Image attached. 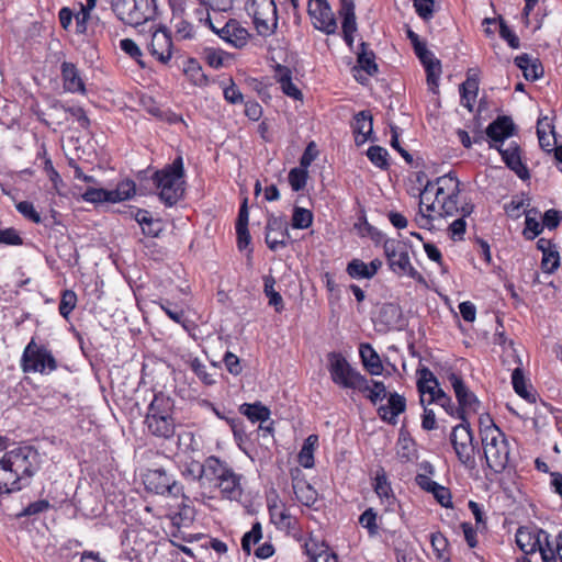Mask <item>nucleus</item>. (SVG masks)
<instances>
[{
  "mask_svg": "<svg viewBox=\"0 0 562 562\" xmlns=\"http://www.w3.org/2000/svg\"><path fill=\"white\" fill-rule=\"evenodd\" d=\"M435 199L430 200L425 211L430 213L439 205L441 216H453L459 213L458 199L460 194V181L453 172H449L436 179Z\"/></svg>",
  "mask_w": 562,
  "mask_h": 562,
  "instance_id": "20e7f679",
  "label": "nucleus"
},
{
  "mask_svg": "<svg viewBox=\"0 0 562 562\" xmlns=\"http://www.w3.org/2000/svg\"><path fill=\"white\" fill-rule=\"evenodd\" d=\"M544 536H549L544 529H517L515 539L518 548L527 557L537 551L541 553V550H544Z\"/></svg>",
  "mask_w": 562,
  "mask_h": 562,
  "instance_id": "a211bd4d",
  "label": "nucleus"
},
{
  "mask_svg": "<svg viewBox=\"0 0 562 562\" xmlns=\"http://www.w3.org/2000/svg\"><path fill=\"white\" fill-rule=\"evenodd\" d=\"M448 380L454 391V395L459 404V406L456 408L457 418L465 422L468 420L465 416L467 412L476 413L480 406V402L476 395L469 390L463 379L459 374L452 372L448 375Z\"/></svg>",
  "mask_w": 562,
  "mask_h": 562,
  "instance_id": "9b49d317",
  "label": "nucleus"
},
{
  "mask_svg": "<svg viewBox=\"0 0 562 562\" xmlns=\"http://www.w3.org/2000/svg\"><path fill=\"white\" fill-rule=\"evenodd\" d=\"M379 71L375 53L367 43L361 42L357 52V65H353V79L362 86H368L369 77H375Z\"/></svg>",
  "mask_w": 562,
  "mask_h": 562,
  "instance_id": "f8f14e48",
  "label": "nucleus"
},
{
  "mask_svg": "<svg viewBox=\"0 0 562 562\" xmlns=\"http://www.w3.org/2000/svg\"><path fill=\"white\" fill-rule=\"evenodd\" d=\"M21 367L25 373L48 374L57 369V361L46 346L36 344L35 339L32 338L24 348Z\"/></svg>",
  "mask_w": 562,
  "mask_h": 562,
  "instance_id": "6e6552de",
  "label": "nucleus"
},
{
  "mask_svg": "<svg viewBox=\"0 0 562 562\" xmlns=\"http://www.w3.org/2000/svg\"><path fill=\"white\" fill-rule=\"evenodd\" d=\"M30 481L22 477L4 456L0 459V495L21 491L30 485Z\"/></svg>",
  "mask_w": 562,
  "mask_h": 562,
  "instance_id": "dca6fc26",
  "label": "nucleus"
},
{
  "mask_svg": "<svg viewBox=\"0 0 562 562\" xmlns=\"http://www.w3.org/2000/svg\"><path fill=\"white\" fill-rule=\"evenodd\" d=\"M254 23L257 32L262 36L272 34L278 24L277 7L273 0L255 1Z\"/></svg>",
  "mask_w": 562,
  "mask_h": 562,
  "instance_id": "4468645a",
  "label": "nucleus"
},
{
  "mask_svg": "<svg viewBox=\"0 0 562 562\" xmlns=\"http://www.w3.org/2000/svg\"><path fill=\"white\" fill-rule=\"evenodd\" d=\"M537 135L540 147L550 153L557 143L555 133L553 125L548 121L547 117L538 120L537 123Z\"/></svg>",
  "mask_w": 562,
  "mask_h": 562,
  "instance_id": "ea45409f",
  "label": "nucleus"
},
{
  "mask_svg": "<svg viewBox=\"0 0 562 562\" xmlns=\"http://www.w3.org/2000/svg\"><path fill=\"white\" fill-rule=\"evenodd\" d=\"M209 485L205 491L195 492L193 498L203 501L206 496L212 497L215 491H218L223 498L229 501H240L243 495L241 475L237 474L225 461L216 458L214 469L212 470Z\"/></svg>",
  "mask_w": 562,
  "mask_h": 562,
  "instance_id": "7ed1b4c3",
  "label": "nucleus"
},
{
  "mask_svg": "<svg viewBox=\"0 0 562 562\" xmlns=\"http://www.w3.org/2000/svg\"><path fill=\"white\" fill-rule=\"evenodd\" d=\"M20 516L33 517L32 522L40 521L44 527L56 524L57 508L45 499L29 504Z\"/></svg>",
  "mask_w": 562,
  "mask_h": 562,
  "instance_id": "412c9836",
  "label": "nucleus"
},
{
  "mask_svg": "<svg viewBox=\"0 0 562 562\" xmlns=\"http://www.w3.org/2000/svg\"><path fill=\"white\" fill-rule=\"evenodd\" d=\"M49 108L57 113L56 123L58 125L67 119L68 113L76 119L81 128L87 130L90 125V120L81 106H65L60 101L54 100Z\"/></svg>",
  "mask_w": 562,
  "mask_h": 562,
  "instance_id": "473e14b6",
  "label": "nucleus"
},
{
  "mask_svg": "<svg viewBox=\"0 0 562 562\" xmlns=\"http://www.w3.org/2000/svg\"><path fill=\"white\" fill-rule=\"evenodd\" d=\"M526 215L525 220V228L522 231V236L527 240H533L537 236H539L543 231V225L538 222L535 216H531V211H524Z\"/></svg>",
  "mask_w": 562,
  "mask_h": 562,
  "instance_id": "5fc2aeb1",
  "label": "nucleus"
},
{
  "mask_svg": "<svg viewBox=\"0 0 562 562\" xmlns=\"http://www.w3.org/2000/svg\"><path fill=\"white\" fill-rule=\"evenodd\" d=\"M305 553L313 562H337V557L329 553V546L311 532L308 540L304 542Z\"/></svg>",
  "mask_w": 562,
  "mask_h": 562,
  "instance_id": "c756f323",
  "label": "nucleus"
},
{
  "mask_svg": "<svg viewBox=\"0 0 562 562\" xmlns=\"http://www.w3.org/2000/svg\"><path fill=\"white\" fill-rule=\"evenodd\" d=\"M406 409V400L403 395L394 392L391 393L387 400V404L381 405L378 408V415L390 425H396L397 417Z\"/></svg>",
  "mask_w": 562,
  "mask_h": 562,
  "instance_id": "cd10ccee",
  "label": "nucleus"
},
{
  "mask_svg": "<svg viewBox=\"0 0 562 562\" xmlns=\"http://www.w3.org/2000/svg\"><path fill=\"white\" fill-rule=\"evenodd\" d=\"M77 305V294L72 290H64L61 292L60 302L58 306L59 314L68 319L70 313Z\"/></svg>",
  "mask_w": 562,
  "mask_h": 562,
  "instance_id": "6e6d98bb",
  "label": "nucleus"
},
{
  "mask_svg": "<svg viewBox=\"0 0 562 562\" xmlns=\"http://www.w3.org/2000/svg\"><path fill=\"white\" fill-rule=\"evenodd\" d=\"M540 266H541V270L544 273H549V274L555 272L559 269L560 255H559V251L557 250V248L542 255Z\"/></svg>",
  "mask_w": 562,
  "mask_h": 562,
  "instance_id": "338daca9",
  "label": "nucleus"
},
{
  "mask_svg": "<svg viewBox=\"0 0 562 562\" xmlns=\"http://www.w3.org/2000/svg\"><path fill=\"white\" fill-rule=\"evenodd\" d=\"M183 71L189 80L195 86H205L209 81L201 65L194 58H189L183 66Z\"/></svg>",
  "mask_w": 562,
  "mask_h": 562,
  "instance_id": "de8ad7c7",
  "label": "nucleus"
},
{
  "mask_svg": "<svg viewBox=\"0 0 562 562\" xmlns=\"http://www.w3.org/2000/svg\"><path fill=\"white\" fill-rule=\"evenodd\" d=\"M216 458L211 456L204 460V462H199L192 460L184 465L182 471V475L192 486H198L201 491H205L206 486L210 482V476L212 475V470L214 469V463L216 462Z\"/></svg>",
  "mask_w": 562,
  "mask_h": 562,
  "instance_id": "2eb2a0df",
  "label": "nucleus"
},
{
  "mask_svg": "<svg viewBox=\"0 0 562 562\" xmlns=\"http://www.w3.org/2000/svg\"><path fill=\"white\" fill-rule=\"evenodd\" d=\"M479 91V80L476 78L468 77L460 86V94L462 105L470 112L473 111L474 102Z\"/></svg>",
  "mask_w": 562,
  "mask_h": 562,
  "instance_id": "a18cd8bd",
  "label": "nucleus"
},
{
  "mask_svg": "<svg viewBox=\"0 0 562 562\" xmlns=\"http://www.w3.org/2000/svg\"><path fill=\"white\" fill-rule=\"evenodd\" d=\"M307 169L303 167L293 168L290 170L288 179L293 191H301L306 186L307 181Z\"/></svg>",
  "mask_w": 562,
  "mask_h": 562,
  "instance_id": "e2e57ef3",
  "label": "nucleus"
},
{
  "mask_svg": "<svg viewBox=\"0 0 562 562\" xmlns=\"http://www.w3.org/2000/svg\"><path fill=\"white\" fill-rule=\"evenodd\" d=\"M307 12L317 30L326 34L337 32V21L327 0H310Z\"/></svg>",
  "mask_w": 562,
  "mask_h": 562,
  "instance_id": "ddd939ff",
  "label": "nucleus"
},
{
  "mask_svg": "<svg viewBox=\"0 0 562 562\" xmlns=\"http://www.w3.org/2000/svg\"><path fill=\"white\" fill-rule=\"evenodd\" d=\"M418 380H417V389L420 393V404L424 405L425 398V384L426 383H434L436 386L439 385L437 378L435 374L427 368L422 367L417 369Z\"/></svg>",
  "mask_w": 562,
  "mask_h": 562,
  "instance_id": "680f3d73",
  "label": "nucleus"
},
{
  "mask_svg": "<svg viewBox=\"0 0 562 562\" xmlns=\"http://www.w3.org/2000/svg\"><path fill=\"white\" fill-rule=\"evenodd\" d=\"M292 488L296 499L304 506H312L318 497L317 491L307 482L304 472L299 468L290 470Z\"/></svg>",
  "mask_w": 562,
  "mask_h": 562,
  "instance_id": "f3484780",
  "label": "nucleus"
},
{
  "mask_svg": "<svg viewBox=\"0 0 562 562\" xmlns=\"http://www.w3.org/2000/svg\"><path fill=\"white\" fill-rule=\"evenodd\" d=\"M143 481L146 490L157 495L178 497L183 494V487L161 468L148 470Z\"/></svg>",
  "mask_w": 562,
  "mask_h": 562,
  "instance_id": "9d476101",
  "label": "nucleus"
},
{
  "mask_svg": "<svg viewBox=\"0 0 562 562\" xmlns=\"http://www.w3.org/2000/svg\"><path fill=\"white\" fill-rule=\"evenodd\" d=\"M414 52L424 65L427 74V82L431 87V90L435 92V88L438 87V81L441 74L440 60L435 58L434 54L427 49L425 43L416 46Z\"/></svg>",
  "mask_w": 562,
  "mask_h": 562,
  "instance_id": "4be33fe9",
  "label": "nucleus"
},
{
  "mask_svg": "<svg viewBox=\"0 0 562 562\" xmlns=\"http://www.w3.org/2000/svg\"><path fill=\"white\" fill-rule=\"evenodd\" d=\"M389 268L397 276H407L418 282L424 277L412 266L405 243L397 239H386L383 245Z\"/></svg>",
  "mask_w": 562,
  "mask_h": 562,
  "instance_id": "0eeeda50",
  "label": "nucleus"
},
{
  "mask_svg": "<svg viewBox=\"0 0 562 562\" xmlns=\"http://www.w3.org/2000/svg\"><path fill=\"white\" fill-rule=\"evenodd\" d=\"M148 49L160 63L167 64L170 60L172 55V41L171 34L167 27L161 26L153 31Z\"/></svg>",
  "mask_w": 562,
  "mask_h": 562,
  "instance_id": "6ab92c4d",
  "label": "nucleus"
},
{
  "mask_svg": "<svg viewBox=\"0 0 562 562\" xmlns=\"http://www.w3.org/2000/svg\"><path fill=\"white\" fill-rule=\"evenodd\" d=\"M514 122L509 116H498L494 120L485 131V134L494 143H503L514 133Z\"/></svg>",
  "mask_w": 562,
  "mask_h": 562,
  "instance_id": "f704fd0d",
  "label": "nucleus"
},
{
  "mask_svg": "<svg viewBox=\"0 0 562 562\" xmlns=\"http://www.w3.org/2000/svg\"><path fill=\"white\" fill-rule=\"evenodd\" d=\"M370 111H360L353 115V138L357 145H361L371 138L373 122Z\"/></svg>",
  "mask_w": 562,
  "mask_h": 562,
  "instance_id": "72a5a7b5",
  "label": "nucleus"
},
{
  "mask_svg": "<svg viewBox=\"0 0 562 562\" xmlns=\"http://www.w3.org/2000/svg\"><path fill=\"white\" fill-rule=\"evenodd\" d=\"M313 222V213L304 207L295 206L292 215V227L297 229H305L311 226Z\"/></svg>",
  "mask_w": 562,
  "mask_h": 562,
  "instance_id": "4d7b16f0",
  "label": "nucleus"
},
{
  "mask_svg": "<svg viewBox=\"0 0 562 562\" xmlns=\"http://www.w3.org/2000/svg\"><path fill=\"white\" fill-rule=\"evenodd\" d=\"M112 203L131 199L136 192V186L132 180H125L119 183L115 190H109Z\"/></svg>",
  "mask_w": 562,
  "mask_h": 562,
  "instance_id": "8fccbe9b",
  "label": "nucleus"
},
{
  "mask_svg": "<svg viewBox=\"0 0 562 562\" xmlns=\"http://www.w3.org/2000/svg\"><path fill=\"white\" fill-rule=\"evenodd\" d=\"M10 465L18 469L20 475L31 482L41 468V456L32 446H20L3 454Z\"/></svg>",
  "mask_w": 562,
  "mask_h": 562,
  "instance_id": "1a4fd4ad",
  "label": "nucleus"
},
{
  "mask_svg": "<svg viewBox=\"0 0 562 562\" xmlns=\"http://www.w3.org/2000/svg\"><path fill=\"white\" fill-rule=\"evenodd\" d=\"M239 412L251 423H265L270 418V409L260 402L254 404L245 403L240 405Z\"/></svg>",
  "mask_w": 562,
  "mask_h": 562,
  "instance_id": "c03bdc74",
  "label": "nucleus"
},
{
  "mask_svg": "<svg viewBox=\"0 0 562 562\" xmlns=\"http://www.w3.org/2000/svg\"><path fill=\"white\" fill-rule=\"evenodd\" d=\"M183 159L178 156L170 165L155 171L150 179L157 191L159 200L171 207L178 203L184 193Z\"/></svg>",
  "mask_w": 562,
  "mask_h": 562,
  "instance_id": "f257e3e1",
  "label": "nucleus"
},
{
  "mask_svg": "<svg viewBox=\"0 0 562 562\" xmlns=\"http://www.w3.org/2000/svg\"><path fill=\"white\" fill-rule=\"evenodd\" d=\"M145 425L148 432L155 437L169 439L175 435L176 424L173 417L146 415Z\"/></svg>",
  "mask_w": 562,
  "mask_h": 562,
  "instance_id": "2f4dec72",
  "label": "nucleus"
},
{
  "mask_svg": "<svg viewBox=\"0 0 562 562\" xmlns=\"http://www.w3.org/2000/svg\"><path fill=\"white\" fill-rule=\"evenodd\" d=\"M265 286L263 292L269 299V304L272 305L277 312H281L283 310V299L279 292L274 290L276 280L273 277L268 276L265 277Z\"/></svg>",
  "mask_w": 562,
  "mask_h": 562,
  "instance_id": "603ef678",
  "label": "nucleus"
},
{
  "mask_svg": "<svg viewBox=\"0 0 562 562\" xmlns=\"http://www.w3.org/2000/svg\"><path fill=\"white\" fill-rule=\"evenodd\" d=\"M366 155L375 167L382 170H386L390 167L389 153L384 147L378 145L370 146Z\"/></svg>",
  "mask_w": 562,
  "mask_h": 562,
  "instance_id": "3c124183",
  "label": "nucleus"
},
{
  "mask_svg": "<svg viewBox=\"0 0 562 562\" xmlns=\"http://www.w3.org/2000/svg\"><path fill=\"white\" fill-rule=\"evenodd\" d=\"M431 547L438 559L448 560L449 559V543L447 538L440 532L436 531L430 536Z\"/></svg>",
  "mask_w": 562,
  "mask_h": 562,
  "instance_id": "13d9d810",
  "label": "nucleus"
},
{
  "mask_svg": "<svg viewBox=\"0 0 562 562\" xmlns=\"http://www.w3.org/2000/svg\"><path fill=\"white\" fill-rule=\"evenodd\" d=\"M353 389L364 393V396L372 404L381 402L386 396V389L383 382L367 380L359 372L353 370Z\"/></svg>",
  "mask_w": 562,
  "mask_h": 562,
  "instance_id": "a878e982",
  "label": "nucleus"
},
{
  "mask_svg": "<svg viewBox=\"0 0 562 562\" xmlns=\"http://www.w3.org/2000/svg\"><path fill=\"white\" fill-rule=\"evenodd\" d=\"M515 65L521 69L526 80L536 81L543 76V66L538 58L521 54L514 59Z\"/></svg>",
  "mask_w": 562,
  "mask_h": 562,
  "instance_id": "c9c22d12",
  "label": "nucleus"
},
{
  "mask_svg": "<svg viewBox=\"0 0 562 562\" xmlns=\"http://www.w3.org/2000/svg\"><path fill=\"white\" fill-rule=\"evenodd\" d=\"M490 147L496 148L499 151L506 166L513 170L520 179L524 180L529 178V171L521 161L519 146L516 143H510L505 149L492 143L490 144Z\"/></svg>",
  "mask_w": 562,
  "mask_h": 562,
  "instance_id": "393cba45",
  "label": "nucleus"
},
{
  "mask_svg": "<svg viewBox=\"0 0 562 562\" xmlns=\"http://www.w3.org/2000/svg\"><path fill=\"white\" fill-rule=\"evenodd\" d=\"M415 482L423 491L430 493L441 506H451V492L448 487L432 481L427 475H416Z\"/></svg>",
  "mask_w": 562,
  "mask_h": 562,
  "instance_id": "c85d7f7f",
  "label": "nucleus"
},
{
  "mask_svg": "<svg viewBox=\"0 0 562 562\" xmlns=\"http://www.w3.org/2000/svg\"><path fill=\"white\" fill-rule=\"evenodd\" d=\"M512 384L515 392L522 398L530 403L536 402V396L527 390L526 380L524 376L522 368L518 367L514 369L512 373Z\"/></svg>",
  "mask_w": 562,
  "mask_h": 562,
  "instance_id": "09e8293b",
  "label": "nucleus"
},
{
  "mask_svg": "<svg viewBox=\"0 0 562 562\" xmlns=\"http://www.w3.org/2000/svg\"><path fill=\"white\" fill-rule=\"evenodd\" d=\"M450 442L460 464L468 471H476V452L480 451L474 434L468 420L452 428Z\"/></svg>",
  "mask_w": 562,
  "mask_h": 562,
  "instance_id": "39448f33",
  "label": "nucleus"
},
{
  "mask_svg": "<svg viewBox=\"0 0 562 562\" xmlns=\"http://www.w3.org/2000/svg\"><path fill=\"white\" fill-rule=\"evenodd\" d=\"M270 521L273 525H283V527H291L292 517L286 515V510L282 504H273L269 506Z\"/></svg>",
  "mask_w": 562,
  "mask_h": 562,
  "instance_id": "052dcab7",
  "label": "nucleus"
},
{
  "mask_svg": "<svg viewBox=\"0 0 562 562\" xmlns=\"http://www.w3.org/2000/svg\"><path fill=\"white\" fill-rule=\"evenodd\" d=\"M353 229H357L360 236L369 237L376 243L381 238V234L376 231V228L367 222L363 214L359 215L358 222L353 224Z\"/></svg>",
  "mask_w": 562,
  "mask_h": 562,
  "instance_id": "0e129e2a",
  "label": "nucleus"
},
{
  "mask_svg": "<svg viewBox=\"0 0 562 562\" xmlns=\"http://www.w3.org/2000/svg\"><path fill=\"white\" fill-rule=\"evenodd\" d=\"M173 406V400L170 396L164 394L162 392H159L154 395V398L148 406V412L146 415H155V417H172Z\"/></svg>",
  "mask_w": 562,
  "mask_h": 562,
  "instance_id": "58836bf2",
  "label": "nucleus"
},
{
  "mask_svg": "<svg viewBox=\"0 0 562 562\" xmlns=\"http://www.w3.org/2000/svg\"><path fill=\"white\" fill-rule=\"evenodd\" d=\"M528 205L529 204H526V200L522 196L515 195L504 209L509 217L519 218Z\"/></svg>",
  "mask_w": 562,
  "mask_h": 562,
  "instance_id": "774afa93",
  "label": "nucleus"
},
{
  "mask_svg": "<svg viewBox=\"0 0 562 562\" xmlns=\"http://www.w3.org/2000/svg\"><path fill=\"white\" fill-rule=\"evenodd\" d=\"M480 436L487 468L495 474L503 473L510 465V445L506 435L492 423L480 430Z\"/></svg>",
  "mask_w": 562,
  "mask_h": 562,
  "instance_id": "f03ea898",
  "label": "nucleus"
},
{
  "mask_svg": "<svg viewBox=\"0 0 562 562\" xmlns=\"http://www.w3.org/2000/svg\"><path fill=\"white\" fill-rule=\"evenodd\" d=\"M203 56L206 64L214 69L223 67L225 59L229 58V54L214 47H205L203 50Z\"/></svg>",
  "mask_w": 562,
  "mask_h": 562,
  "instance_id": "864d4df0",
  "label": "nucleus"
},
{
  "mask_svg": "<svg viewBox=\"0 0 562 562\" xmlns=\"http://www.w3.org/2000/svg\"><path fill=\"white\" fill-rule=\"evenodd\" d=\"M216 34L236 48L246 46L250 36L248 30L235 19L228 20Z\"/></svg>",
  "mask_w": 562,
  "mask_h": 562,
  "instance_id": "b1692460",
  "label": "nucleus"
},
{
  "mask_svg": "<svg viewBox=\"0 0 562 562\" xmlns=\"http://www.w3.org/2000/svg\"><path fill=\"white\" fill-rule=\"evenodd\" d=\"M318 446V436L310 435L303 442V446L299 452L297 461L300 465L305 469L314 467V451Z\"/></svg>",
  "mask_w": 562,
  "mask_h": 562,
  "instance_id": "79ce46f5",
  "label": "nucleus"
},
{
  "mask_svg": "<svg viewBox=\"0 0 562 562\" xmlns=\"http://www.w3.org/2000/svg\"><path fill=\"white\" fill-rule=\"evenodd\" d=\"M160 308L168 315L170 319L173 322L181 324L183 327H186V316L184 311L177 305L172 304L168 300L160 301L159 303Z\"/></svg>",
  "mask_w": 562,
  "mask_h": 562,
  "instance_id": "69168bd1",
  "label": "nucleus"
},
{
  "mask_svg": "<svg viewBox=\"0 0 562 562\" xmlns=\"http://www.w3.org/2000/svg\"><path fill=\"white\" fill-rule=\"evenodd\" d=\"M290 237L286 222L282 217L270 215L266 225V244L271 250L286 246Z\"/></svg>",
  "mask_w": 562,
  "mask_h": 562,
  "instance_id": "aec40b11",
  "label": "nucleus"
},
{
  "mask_svg": "<svg viewBox=\"0 0 562 562\" xmlns=\"http://www.w3.org/2000/svg\"><path fill=\"white\" fill-rule=\"evenodd\" d=\"M359 356L367 372L372 375L382 374L383 364L381 358L370 344H360Z\"/></svg>",
  "mask_w": 562,
  "mask_h": 562,
  "instance_id": "4c0bfd02",
  "label": "nucleus"
},
{
  "mask_svg": "<svg viewBox=\"0 0 562 562\" xmlns=\"http://www.w3.org/2000/svg\"><path fill=\"white\" fill-rule=\"evenodd\" d=\"M176 36L180 40H190L194 35V29L191 23L182 19V16L173 14L171 20Z\"/></svg>",
  "mask_w": 562,
  "mask_h": 562,
  "instance_id": "bf43d9fd",
  "label": "nucleus"
},
{
  "mask_svg": "<svg viewBox=\"0 0 562 562\" xmlns=\"http://www.w3.org/2000/svg\"><path fill=\"white\" fill-rule=\"evenodd\" d=\"M382 260L375 258L369 263L353 258V279H372L382 267Z\"/></svg>",
  "mask_w": 562,
  "mask_h": 562,
  "instance_id": "37998d69",
  "label": "nucleus"
},
{
  "mask_svg": "<svg viewBox=\"0 0 562 562\" xmlns=\"http://www.w3.org/2000/svg\"><path fill=\"white\" fill-rule=\"evenodd\" d=\"M60 72L65 91L80 94L86 93L85 81L75 64L69 61L61 63Z\"/></svg>",
  "mask_w": 562,
  "mask_h": 562,
  "instance_id": "bb28decb",
  "label": "nucleus"
},
{
  "mask_svg": "<svg viewBox=\"0 0 562 562\" xmlns=\"http://www.w3.org/2000/svg\"><path fill=\"white\" fill-rule=\"evenodd\" d=\"M274 78L280 83L281 90L285 95L294 100H302L303 94L293 83L292 70L289 67L278 64L274 67Z\"/></svg>",
  "mask_w": 562,
  "mask_h": 562,
  "instance_id": "e433bc0d",
  "label": "nucleus"
},
{
  "mask_svg": "<svg viewBox=\"0 0 562 562\" xmlns=\"http://www.w3.org/2000/svg\"><path fill=\"white\" fill-rule=\"evenodd\" d=\"M416 181L423 186V189L419 193V213H420V220H419V226L422 228L428 227V225L431 224L432 217L430 214L424 213V207L426 204L431 200V194L435 193L434 189L436 186V180L431 181L427 179V176L425 172H418L416 176Z\"/></svg>",
  "mask_w": 562,
  "mask_h": 562,
  "instance_id": "7c9ffc66",
  "label": "nucleus"
},
{
  "mask_svg": "<svg viewBox=\"0 0 562 562\" xmlns=\"http://www.w3.org/2000/svg\"><path fill=\"white\" fill-rule=\"evenodd\" d=\"M327 357L333 381L344 387H351V368L347 359L339 352H330Z\"/></svg>",
  "mask_w": 562,
  "mask_h": 562,
  "instance_id": "5701e85b",
  "label": "nucleus"
},
{
  "mask_svg": "<svg viewBox=\"0 0 562 562\" xmlns=\"http://www.w3.org/2000/svg\"><path fill=\"white\" fill-rule=\"evenodd\" d=\"M112 10L123 23L137 26L156 15V0H112Z\"/></svg>",
  "mask_w": 562,
  "mask_h": 562,
  "instance_id": "423d86ee",
  "label": "nucleus"
},
{
  "mask_svg": "<svg viewBox=\"0 0 562 562\" xmlns=\"http://www.w3.org/2000/svg\"><path fill=\"white\" fill-rule=\"evenodd\" d=\"M339 16L342 19V37L346 44L351 47V0H339L337 9Z\"/></svg>",
  "mask_w": 562,
  "mask_h": 562,
  "instance_id": "49530a36",
  "label": "nucleus"
},
{
  "mask_svg": "<svg viewBox=\"0 0 562 562\" xmlns=\"http://www.w3.org/2000/svg\"><path fill=\"white\" fill-rule=\"evenodd\" d=\"M546 548L541 550V559L543 562H562V531H560L554 540L549 536H544Z\"/></svg>",
  "mask_w": 562,
  "mask_h": 562,
  "instance_id": "a19ab883",
  "label": "nucleus"
}]
</instances>
